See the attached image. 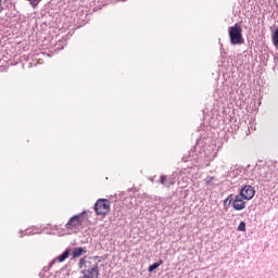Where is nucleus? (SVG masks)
Masks as SVG:
<instances>
[{
    "label": "nucleus",
    "instance_id": "1",
    "mask_svg": "<svg viewBox=\"0 0 278 278\" xmlns=\"http://www.w3.org/2000/svg\"><path fill=\"white\" fill-rule=\"evenodd\" d=\"M228 35L230 45H244V37H242V26L238 23L228 27Z\"/></svg>",
    "mask_w": 278,
    "mask_h": 278
},
{
    "label": "nucleus",
    "instance_id": "2",
    "mask_svg": "<svg viewBox=\"0 0 278 278\" xmlns=\"http://www.w3.org/2000/svg\"><path fill=\"white\" fill-rule=\"evenodd\" d=\"M111 202L108 199H99L94 203V212L98 216H105L110 213Z\"/></svg>",
    "mask_w": 278,
    "mask_h": 278
},
{
    "label": "nucleus",
    "instance_id": "3",
    "mask_svg": "<svg viewBox=\"0 0 278 278\" xmlns=\"http://www.w3.org/2000/svg\"><path fill=\"white\" fill-rule=\"evenodd\" d=\"M84 214H86V212L71 217L65 224L66 229H78L79 227H81V225H84Z\"/></svg>",
    "mask_w": 278,
    "mask_h": 278
},
{
    "label": "nucleus",
    "instance_id": "4",
    "mask_svg": "<svg viewBox=\"0 0 278 278\" xmlns=\"http://www.w3.org/2000/svg\"><path fill=\"white\" fill-rule=\"evenodd\" d=\"M240 197L244 201H251V199H253V197H255V188H253L251 185H245L240 190Z\"/></svg>",
    "mask_w": 278,
    "mask_h": 278
},
{
    "label": "nucleus",
    "instance_id": "5",
    "mask_svg": "<svg viewBox=\"0 0 278 278\" xmlns=\"http://www.w3.org/2000/svg\"><path fill=\"white\" fill-rule=\"evenodd\" d=\"M232 207L237 212H240L247 207V202L242 200L241 195H236L235 200L232 201Z\"/></svg>",
    "mask_w": 278,
    "mask_h": 278
},
{
    "label": "nucleus",
    "instance_id": "6",
    "mask_svg": "<svg viewBox=\"0 0 278 278\" xmlns=\"http://www.w3.org/2000/svg\"><path fill=\"white\" fill-rule=\"evenodd\" d=\"M68 255H71V250L67 249L61 255H59L56 260L50 263L49 268H51L53 264H55V262H65L66 260H68Z\"/></svg>",
    "mask_w": 278,
    "mask_h": 278
},
{
    "label": "nucleus",
    "instance_id": "7",
    "mask_svg": "<svg viewBox=\"0 0 278 278\" xmlns=\"http://www.w3.org/2000/svg\"><path fill=\"white\" fill-rule=\"evenodd\" d=\"M159 184H161L162 186H166V188L175 186V181H173V178H168L166 175H161Z\"/></svg>",
    "mask_w": 278,
    "mask_h": 278
},
{
    "label": "nucleus",
    "instance_id": "8",
    "mask_svg": "<svg viewBox=\"0 0 278 278\" xmlns=\"http://www.w3.org/2000/svg\"><path fill=\"white\" fill-rule=\"evenodd\" d=\"M84 253H86V250H84V248H74L72 251L73 257H81Z\"/></svg>",
    "mask_w": 278,
    "mask_h": 278
},
{
    "label": "nucleus",
    "instance_id": "9",
    "mask_svg": "<svg viewBox=\"0 0 278 278\" xmlns=\"http://www.w3.org/2000/svg\"><path fill=\"white\" fill-rule=\"evenodd\" d=\"M162 264H164V261L159 260V262H155L148 267V271L153 273V270H156V268H160V266H162Z\"/></svg>",
    "mask_w": 278,
    "mask_h": 278
},
{
    "label": "nucleus",
    "instance_id": "10",
    "mask_svg": "<svg viewBox=\"0 0 278 278\" xmlns=\"http://www.w3.org/2000/svg\"><path fill=\"white\" fill-rule=\"evenodd\" d=\"M86 264H87V262H86V256H85V257L79 260L78 267L80 269H84V266H85V268H88V265H86Z\"/></svg>",
    "mask_w": 278,
    "mask_h": 278
},
{
    "label": "nucleus",
    "instance_id": "11",
    "mask_svg": "<svg viewBox=\"0 0 278 278\" xmlns=\"http://www.w3.org/2000/svg\"><path fill=\"white\" fill-rule=\"evenodd\" d=\"M273 43L275 45V47H278V28L273 34Z\"/></svg>",
    "mask_w": 278,
    "mask_h": 278
},
{
    "label": "nucleus",
    "instance_id": "12",
    "mask_svg": "<svg viewBox=\"0 0 278 278\" xmlns=\"http://www.w3.org/2000/svg\"><path fill=\"white\" fill-rule=\"evenodd\" d=\"M232 201H233L232 195H231V194L228 195V197L226 198V200L224 201L225 207H227V203H228V205H231V202H232Z\"/></svg>",
    "mask_w": 278,
    "mask_h": 278
},
{
    "label": "nucleus",
    "instance_id": "13",
    "mask_svg": "<svg viewBox=\"0 0 278 278\" xmlns=\"http://www.w3.org/2000/svg\"><path fill=\"white\" fill-rule=\"evenodd\" d=\"M238 231H247V223L241 222L238 226Z\"/></svg>",
    "mask_w": 278,
    "mask_h": 278
},
{
    "label": "nucleus",
    "instance_id": "14",
    "mask_svg": "<svg viewBox=\"0 0 278 278\" xmlns=\"http://www.w3.org/2000/svg\"><path fill=\"white\" fill-rule=\"evenodd\" d=\"M26 1H29L30 5L33 8H36L38 5V3H40V0H26Z\"/></svg>",
    "mask_w": 278,
    "mask_h": 278
},
{
    "label": "nucleus",
    "instance_id": "15",
    "mask_svg": "<svg viewBox=\"0 0 278 278\" xmlns=\"http://www.w3.org/2000/svg\"><path fill=\"white\" fill-rule=\"evenodd\" d=\"M215 177L214 176H208L206 179H205V184L206 186H210L212 184V181H214Z\"/></svg>",
    "mask_w": 278,
    "mask_h": 278
}]
</instances>
